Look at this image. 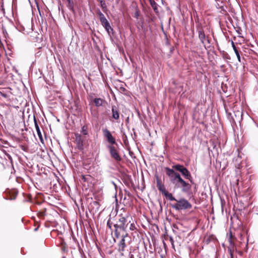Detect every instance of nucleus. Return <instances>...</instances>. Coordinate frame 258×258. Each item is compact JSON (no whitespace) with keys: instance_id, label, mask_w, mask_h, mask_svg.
Here are the masks:
<instances>
[{"instance_id":"nucleus-1","label":"nucleus","mask_w":258,"mask_h":258,"mask_svg":"<svg viewBox=\"0 0 258 258\" xmlns=\"http://www.w3.org/2000/svg\"><path fill=\"white\" fill-rule=\"evenodd\" d=\"M131 216L126 215L125 217L119 216L117 223L114 225V233L116 238L120 236H128L127 228L128 225L131 222Z\"/></svg>"},{"instance_id":"nucleus-2","label":"nucleus","mask_w":258,"mask_h":258,"mask_svg":"<svg viewBox=\"0 0 258 258\" xmlns=\"http://www.w3.org/2000/svg\"><path fill=\"white\" fill-rule=\"evenodd\" d=\"M176 203L172 206V207L177 210H182L190 209L192 207L191 205L187 200L184 199H180L177 200Z\"/></svg>"},{"instance_id":"nucleus-3","label":"nucleus","mask_w":258,"mask_h":258,"mask_svg":"<svg viewBox=\"0 0 258 258\" xmlns=\"http://www.w3.org/2000/svg\"><path fill=\"white\" fill-rule=\"evenodd\" d=\"M166 173L169 177L170 181L171 182L175 184V185L177 187H180V185L177 182L178 179V176H179L180 175L179 173L175 172L173 169H170L169 168L166 167L165 168Z\"/></svg>"},{"instance_id":"nucleus-4","label":"nucleus","mask_w":258,"mask_h":258,"mask_svg":"<svg viewBox=\"0 0 258 258\" xmlns=\"http://www.w3.org/2000/svg\"><path fill=\"white\" fill-rule=\"evenodd\" d=\"M107 148L109 150V153L111 157H112L117 161H119L121 160V157H120L117 150L113 146L109 145L107 146Z\"/></svg>"},{"instance_id":"nucleus-5","label":"nucleus","mask_w":258,"mask_h":258,"mask_svg":"<svg viewBox=\"0 0 258 258\" xmlns=\"http://www.w3.org/2000/svg\"><path fill=\"white\" fill-rule=\"evenodd\" d=\"M177 177L178 179L177 182L180 185V187H182V191L184 192L188 191L190 188V185L183 180L180 177V175L179 176H177Z\"/></svg>"},{"instance_id":"nucleus-6","label":"nucleus","mask_w":258,"mask_h":258,"mask_svg":"<svg viewBox=\"0 0 258 258\" xmlns=\"http://www.w3.org/2000/svg\"><path fill=\"white\" fill-rule=\"evenodd\" d=\"M103 133L104 136L106 138L107 141L111 144V145L115 144V140L114 137L112 136L110 132L106 128L103 130Z\"/></svg>"},{"instance_id":"nucleus-7","label":"nucleus","mask_w":258,"mask_h":258,"mask_svg":"<svg viewBox=\"0 0 258 258\" xmlns=\"http://www.w3.org/2000/svg\"><path fill=\"white\" fill-rule=\"evenodd\" d=\"M119 237H121V239L120 241H119L118 243V251L120 252V254L121 255H123V252L125 250V248L126 247V244L125 243V238L127 237V236H120Z\"/></svg>"},{"instance_id":"nucleus-8","label":"nucleus","mask_w":258,"mask_h":258,"mask_svg":"<svg viewBox=\"0 0 258 258\" xmlns=\"http://www.w3.org/2000/svg\"><path fill=\"white\" fill-rule=\"evenodd\" d=\"M76 142L78 146V149L82 150L83 149V143L84 139L82 138L81 136L78 134H75Z\"/></svg>"},{"instance_id":"nucleus-9","label":"nucleus","mask_w":258,"mask_h":258,"mask_svg":"<svg viewBox=\"0 0 258 258\" xmlns=\"http://www.w3.org/2000/svg\"><path fill=\"white\" fill-rule=\"evenodd\" d=\"M34 124H35V128L36 130L37 134L40 140V142L43 144L44 141L43 139L42 135L41 132L40 131V128L39 127V125L38 124V123L35 118H34Z\"/></svg>"},{"instance_id":"nucleus-10","label":"nucleus","mask_w":258,"mask_h":258,"mask_svg":"<svg viewBox=\"0 0 258 258\" xmlns=\"http://www.w3.org/2000/svg\"><path fill=\"white\" fill-rule=\"evenodd\" d=\"M199 33V38L200 39L201 42L206 45V41H207L208 43H209V41L208 39H206L205 34L203 31L200 30L198 32Z\"/></svg>"},{"instance_id":"nucleus-11","label":"nucleus","mask_w":258,"mask_h":258,"mask_svg":"<svg viewBox=\"0 0 258 258\" xmlns=\"http://www.w3.org/2000/svg\"><path fill=\"white\" fill-rule=\"evenodd\" d=\"M112 113V117L117 120L119 117V110L117 107L115 106H112L111 108Z\"/></svg>"},{"instance_id":"nucleus-12","label":"nucleus","mask_w":258,"mask_h":258,"mask_svg":"<svg viewBox=\"0 0 258 258\" xmlns=\"http://www.w3.org/2000/svg\"><path fill=\"white\" fill-rule=\"evenodd\" d=\"M157 187L158 189L162 192L163 194H164L166 192L164 186L162 184L160 180H157Z\"/></svg>"},{"instance_id":"nucleus-13","label":"nucleus","mask_w":258,"mask_h":258,"mask_svg":"<svg viewBox=\"0 0 258 258\" xmlns=\"http://www.w3.org/2000/svg\"><path fill=\"white\" fill-rule=\"evenodd\" d=\"M231 44H232V48L234 51V52L237 57L238 61L239 62H241V57H240V54L239 53L238 49H237L236 47L235 46V45L234 44V43L233 41H232Z\"/></svg>"},{"instance_id":"nucleus-14","label":"nucleus","mask_w":258,"mask_h":258,"mask_svg":"<svg viewBox=\"0 0 258 258\" xmlns=\"http://www.w3.org/2000/svg\"><path fill=\"white\" fill-rule=\"evenodd\" d=\"M150 5L156 13H158V5L154 0H149Z\"/></svg>"},{"instance_id":"nucleus-15","label":"nucleus","mask_w":258,"mask_h":258,"mask_svg":"<svg viewBox=\"0 0 258 258\" xmlns=\"http://www.w3.org/2000/svg\"><path fill=\"white\" fill-rule=\"evenodd\" d=\"M181 173L186 179H189L191 177V175L189 172L186 168H185Z\"/></svg>"},{"instance_id":"nucleus-16","label":"nucleus","mask_w":258,"mask_h":258,"mask_svg":"<svg viewBox=\"0 0 258 258\" xmlns=\"http://www.w3.org/2000/svg\"><path fill=\"white\" fill-rule=\"evenodd\" d=\"M103 100V99L98 98H95L94 100V102L95 104V105L97 107H99L102 105Z\"/></svg>"},{"instance_id":"nucleus-17","label":"nucleus","mask_w":258,"mask_h":258,"mask_svg":"<svg viewBox=\"0 0 258 258\" xmlns=\"http://www.w3.org/2000/svg\"><path fill=\"white\" fill-rule=\"evenodd\" d=\"M164 195L166 197V198L170 201H177V200L174 197H173L172 194L171 193L166 191V192H165Z\"/></svg>"},{"instance_id":"nucleus-18","label":"nucleus","mask_w":258,"mask_h":258,"mask_svg":"<svg viewBox=\"0 0 258 258\" xmlns=\"http://www.w3.org/2000/svg\"><path fill=\"white\" fill-rule=\"evenodd\" d=\"M129 258H140L139 257L138 252L136 250L131 251L129 253Z\"/></svg>"},{"instance_id":"nucleus-19","label":"nucleus","mask_w":258,"mask_h":258,"mask_svg":"<svg viewBox=\"0 0 258 258\" xmlns=\"http://www.w3.org/2000/svg\"><path fill=\"white\" fill-rule=\"evenodd\" d=\"M103 26L104 27V28L107 31L109 34H110L111 31H113V29L111 28L109 22L103 25Z\"/></svg>"},{"instance_id":"nucleus-20","label":"nucleus","mask_w":258,"mask_h":258,"mask_svg":"<svg viewBox=\"0 0 258 258\" xmlns=\"http://www.w3.org/2000/svg\"><path fill=\"white\" fill-rule=\"evenodd\" d=\"M173 168L174 169H175L180 172H181L182 171H183V169H185V167H184L182 165H181L180 164H177V165H174V166H173Z\"/></svg>"},{"instance_id":"nucleus-21","label":"nucleus","mask_w":258,"mask_h":258,"mask_svg":"<svg viewBox=\"0 0 258 258\" xmlns=\"http://www.w3.org/2000/svg\"><path fill=\"white\" fill-rule=\"evenodd\" d=\"M173 168L174 169H175L180 172H181L182 171H183V169H185V167H184L182 165H181L180 164H177V165H174V166H173Z\"/></svg>"},{"instance_id":"nucleus-22","label":"nucleus","mask_w":258,"mask_h":258,"mask_svg":"<svg viewBox=\"0 0 258 258\" xmlns=\"http://www.w3.org/2000/svg\"><path fill=\"white\" fill-rule=\"evenodd\" d=\"M101 7L104 12H106L107 11V6L105 1H102V2L100 3Z\"/></svg>"},{"instance_id":"nucleus-23","label":"nucleus","mask_w":258,"mask_h":258,"mask_svg":"<svg viewBox=\"0 0 258 258\" xmlns=\"http://www.w3.org/2000/svg\"><path fill=\"white\" fill-rule=\"evenodd\" d=\"M81 133L84 135H87L88 134V131H87V126L84 125L82 127Z\"/></svg>"},{"instance_id":"nucleus-24","label":"nucleus","mask_w":258,"mask_h":258,"mask_svg":"<svg viewBox=\"0 0 258 258\" xmlns=\"http://www.w3.org/2000/svg\"><path fill=\"white\" fill-rule=\"evenodd\" d=\"M99 20L102 26L108 23V20L106 19L105 17H104L102 18H100Z\"/></svg>"},{"instance_id":"nucleus-25","label":"nucleus","mask_w":258,"mask_h":258,"mask_svg":"<svg viewBox=\"0 0 258 258\" xmlns=\"http://www.w3.org/2000/svg\"><path fill=\"white\" fill-rule=\"evenodd\" d=\"M130 227H129V229H130V230L131 231H133L135 229H136V226H135V224L134 222L133 223H130Z\"/></svg>"},{"instance_id":"nucleus-26","label":"nucleus","mask_w":258,"mask_h":258,"mask_svg":"<svg viewBox=\"0 0 258 258\" xmlns=\"http://www.w3.org/2000/svg\"><path fill=\"white\" fill-rule=\"evenodd\" d=\"M69 3V7L71 10H73V2L72 0H67Z\"/></svg>"},{"instance_id":"nucleus-27","label":"nucleus","mask_w":258,"mask_h":258,"mask_svg":"<svg viewBox=\"0 0 258 258\" xmlns=\"http://www.w3.org/2000/svg\"><path fill=\"white\" fill-rule=\"evenodd\" d=\"M97 14L98 16H99V19L100 18H102L104 17H105L104 15H103V14L100 11V10H97Z\"/></svg>"},{"instance_id":"nucleus-28","label":"nucleus","mask_w":258,"mask_h":258,"mask_svg":"<svg viewBox=\"0 0 258 258\" xmlns=\"http://www.w3.org/2000/svg\"><path fill=\"white\" fill-rule=\"evenodd\" d=\"M228 250L230 254H231V253H233V252L234 250V247L233 246H229L228 248Z\"/></svg>"},{"instance_id":"nucleus-29","label":"nucleus","mask_w":258,"mask_h":258,"mask_svg":"<svg viewBox=\"0 0 258 258\" xmlns=\"http://www.w3.org/2000/svg\"><path fill=\"white\" fill-rule=\"evenodd\" d=\"M169 241L170 242H171V245H172V247L174 248V240H173V238H172V237L170 236L169 237Z\"/></svg>"},{"instance_id":"nucleus-30","label":"nucleus","mask_w":258,"mask_h":258,"mask_svg":"<svg viewBox=\"0 0 258 258\" xmlns=\"http://www.w3.org/2000/svg\"><path fill=\"white\" fill-rule=\"evenodd\" d=\"M111 223H110V220H108L107 223V225L109 229H111Z\"/></svg>"},{"instance_id":"nucleus-31","label":"nucleus","mask_w":258,"mask_h":258,"mask_svg":"<svg viewBox=\"0 0 258 258\" xmlns=\"http://www.w3.org/2000/svg\"><path fill=\"white\" fill-rule=\"evenodd\" d=\"M229 241L230 242V246H234V244H233V242L232 241V240L231 238H230L229 239Z\"/></svg>"},{"instance_id":"nucleus-32","label":"nucleus","mask_w":258,"mask_h":258,"mask_svg":"<svg viewBox=\"0 0 258 258\" xmlns=\"http://www.w3.org/2000/svg\"><path fill=\"white\" fill-rule=\"evenodd\" d=\"M230 258H234L233 253H231V254H230Z\"/></svg>"},{"instance_id":"nucleus-33","label":"nucleus","mask_w":258,"mask_h":258,"mask_svg":"<svg viewBox=\"0 0 258 258\" xmlns=\"http://www.w3.org/2000/svg\"><path fill=\"white\" fill-rule=\"evenodd\" d=\"M99 2L101 3L102 2V1H104V0H99Z\"/></svg>"},{"instance_id":"nucleus-34","label":"nucleus","mask_w":258,"mask_h":258,"mask_svg":"<svg viewBox=\"0 0 258 258\" xmlns=\"http://www.w3.org/2000/svg\"><path fill=\"white\" fill-rule=\"evenodd\" d=\"M37 229H38L37 228H35V231L37 230Z\"/></svg>"},{"instance_id":"nucleus-35","label":"nucleus","mask_w":258,"mask_h":258,"mask_svg":"<svg viewBox=\"0 0 258 258\" xmlns=\"http://www.w3.org/2000/svg\"><path fill=\"white\" fill-rule=\"evenodd\" d=\"M62 258H65V257H63Z\"/></svg>"}]
</instances>
